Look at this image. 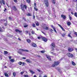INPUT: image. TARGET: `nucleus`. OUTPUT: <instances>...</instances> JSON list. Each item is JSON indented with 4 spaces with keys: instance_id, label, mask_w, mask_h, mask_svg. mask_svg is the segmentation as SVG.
<instances>
[{
    "instance_id": "obj_44",
    "label": "nucleus",
    "mask_w": 77,
    "mask_h": 77,
    "mask_svg": "<svg viewBox=\"0 0 77 77\" xmlns=\"http://www.w3.org/2000/svg\"><path fill=\"white\" fill-rule=\"evenodd\" d=\"M27 15L28 16H31V14L30 13H28L27 14Z\"/></svg>"
},
{
    "instance_id": "obj_15",
    "label": "nucleus",
    "mask_w": 77,
    "mask_h": 77,
    "mask_svg": "<svg viewBox=\"0 0 77 77\" xmlns=\"http://www.w3.org/2000/svg\"><path fill=\"white\" fill-rule=\"evenodd\" d=\"M26 3H30V0H26Z\"/></svg>"
},
{
    "instance_id": "obj_50",
    "label": "nucleus",
    "mask_w": 77,
    "mask_h": 77,
    "mask_svg": "<svg viewBox=\"0 0 77 77\" xmlns=\"http://www.w3.org/2000/svg\"><path fill=\"white\" fill-rule=\"evenodd\" d=\"M4 25L5 26H7V23H4Z\"/></svg>"
},
{
    "instance_id": "obj_18",
    "label": "nucleus",
    "mask_w": 77,
    "mask_h": 77,
    "mask_svg": "<svg viewBox=\"0 0 77 77\" xmlns=\"http://www.w3.org/2000/svg\"><path fill=\"white\" fill-rule=\"evenodd\" d=\"M47 58L49 60H51V58L50 57V56H47Z\"/></svg>"
},
{
    "instance_id": "obj_46",
    "label": "nucleus",
    "mask_w": 77,
    "mask_h": 77,
    "mask_svg": "<svg viewBox=\"0 0 77 77\" xmlns=\"http://www.w3.org/2000/svg\"><path fill=\"white\" fill-rule=\"evenodd\" d=\"M69 18L70 20H72V18H71V16H70L69 15Z\"/></svg>"
},
{
    "instance_id": "obj_52",
    "label": "nucleus",
    "mask_w": 77,
    "mask_h": 77,
    "mask_svg": "<svg viewBox=\"0 0 77 77\" xmlns=\"http://www.w3.org/2000/svg\"><path fill=\"white\" fill-rule=\"evenodd\" d=\"M23 73H24V72H21V74L22 75L23 74Z\"/></svg>"
},
{
    "instance_id": "obj_30",
    "label": "nucleus",
    "mask_w": 77,
    "mask_h": 77,
    "mask_svg": "<svg viewBox=\"0 0 77 77\" xmlns=\"http://www.w3.org/2000/svg\"><path fill=\"white\" fill-rule=\"evenodd\" d=\"M2 1L3 5H5V1H4V0H2Z\"/></svg>"
},
{
    "instance_id": "obj_29",
    "label": "nucleus",
    "mask_w": 77,
    "mask_h": 77,
    "mask_svg": "<svg viewBox=\"0 0 77 77\" xmlns=\"http://www.w3.org/2000/svg\"><path fill=\"white\" fill-rule=\"evenodd\" d=\"M41 52L42 53H45V51L44 50H42L41 51Z\"/></svg>"
},
{
    "instance_id": "obj_63",
    "label": "nucleus",
    "mask_w": 77,
    "mask_h": 77,
    "mask_svg": "<svg viewBox=\"0 0 77 77\" xmlns=\"http://www.w3.org/2000/svg\"><path fill=\"white\" fill-rule=\"evenodd\" d=\"M9 58L10 59H11V56H9Z\"/></svg>"
},
{
    "instance_id": "obj_49",
    "label": "nucleus",
    "mask_w": 77,
    "mask_h": 77,
    "mask_svg": "<svg viewBox=\"0 0 77 77\" xmlns=\"http://www.w3.org/2000/svg\"><path fill=\"white\" fill-rule=\"evenodd\" d=\"M37 70L38 71V72H41V70L38 69H37Z\"/></svg>"
},
{
    "instance_id": "obj_64",
    "label": "nucleus",
    "mask_w": 77,
    "mask_h": 77,
    "mask_svg": "<svg viewBox=\"0 0 77 77\" xmlns=\"http://www.w3.org/2000/svg\"><path fill=\"white\" fill-rule=\"evenodd\" d=\"M14 1L15 2H17V0H14Z\"/></svg>"
},
{
    "instance_id": "obj_20",
    "label": "nucleus",
    "mask_w": 77,
    "mask_h": 77,
    "mask_svg": "<svg viewBox=\"0 0 77 77\" xmlns=\"http://www.w3.org/2000/svg\"><path fill=\"white\" fill-rule=\"evenodd\" d=\"M43 41H44L45 42H47V39H46L45 38H44L43 39Z\"/></svg>"
},
{
    "instance_id": "obj_11",
    "label": "nucleus",
    "mask_w": 77,
    "mask_h": 77,
    "mask_svg": "<svg viewBox=\"0 0 77 77\" xmlns=\"http://www.w3.org/2000/svg\"><path fill=\"white\" fill-rule=\"evenodd\" d=\"M61 35L62 36V37L63 38H64V37H65V35H66V33H65L62 34H61Z\"/></svg>"
},
{
    "instance_id": "obj_2",
    "label": "nucleus",
    "mask_w": 77,
    "mask_h": 77,
    "mask_svg": "<svg viewBox=\"0 0 77 77\" xmlns=\"http://www.w3.org/2000/svg\"><path fill=\"white\" fill-rule=\"evenodd\" d=\"M67 55L69 57H74L72 54H70L69 53H68Z\"/></svg>"
},
{
    "instance_id": "obj_6",
    "label": "nucleus",
    "mask_w": 77,
    "mask_h": 77,
    "mask_svg": "<svg viewBox=\"0 0 77 77\" xmlns=\"http://www.w3.org/2000/svg\"><path fill=\"white\" fill-rule=\"evenodd\" d=\"M32 47H37L36 44L35 43H32Z\"/></svg>"
},
{
    "instance_id": "obj_24",
    "label": "nucleus",
    "mask_w": 77,
    "mask_h": 77,
    "mask_svg": "<svg viewBox=\"0 0 77 77\" xmlns=\"http://www.w3.org/2000/svg\"><path fill=\"white\" fill-rule=\"evenodd\" d=\"M56 69L57 70H58V71H59V72H60V70L59 69V67L56 68Z\"/></svg>"
},
{
    "instance_id": "obj_61",
    "label": "nucleus",
    "mask_w": 77,
    "mask_h": 77,
    "mask_svg": "<svg viewBox=\"0 0 77 77\" xmlns=\"http://www.w3.org/2000/svg\"><path fill=\"white\" fill-rule=\"evenodd\" d=\"M27 33H28V31H25V33L26 34H27Z\"/></svg>"
},
{
    "instance_id": "obj_17",
    "label": "nucleus",
    "mask_w": 77,
    "mask_h": 77,
    "mask_svg": "<svg viewBox=\"0 0 77 77\" xmlns=\"http://www.w3.org/2000/svg\"><path fill=\"white\" fill-rule=\"evenodd\" d=\"M27 42L28 43H30V41H31V40L29 39H27Z\"/></svg>"
},
{
    "instance_id": "obj_4",
    "label": "nucleus",
    "mask_w": 77,
    "mask_h": 77,
    "mask_svg": "<svg viewBox=\"0 0 77 77\" xmlns=\"http://www.w3.org/2000/svg\"><path fill=\"white\" fill-rule=\"evenodd\" d=\"M24 5L21 4V9L22 10V11H23V12H24Z\"/></svg>"
},
{
    "instance_id": "obj_53",
    "label": "nucleus",
    "mask_w": 77,
    "mask_h": 77,
    "mask_svg": "<svg viewBox=\"0 0 77 77\" xmlns=\"http://www.w3.org/2000/svg\"><path fill=\"white\" fill-rule=\"evenodd\" d=\"M41 32H42V33L44 34V35H45V33H44V32H43L42 31H41Z\"/></svg>"
},
{
    "instance_id": "obj_54",
    "label": "nucleus",
    "mask_w": 77,
    "mask_h": 77,
    "mask_svg": "<svg viewBox=\"0 0 77 77\" xmlns=\"http://www.w3.org/2000/svg\"><path fill=\"white\" fill-rule=\"evenodd\" d=\"M74 34H75V35H76V36H77V32H75Z\"/></svg>"
},
{
    "instance_id": "obj_31",
    "label": "nucleus",
    "mask_w": 77,
    "mask_h": 77,
    "mask_svg": "<svg viewBox=\"0 0 77 77\" xmlns=\"http://www.w3.org/2000/svg\"><path fill=\"white\" fill-rule=\"evenodd\" d=\"M24 77H29V75H24Z\"/></svg>"
},
{
    "instance_id": "obj_35",
    "label": "nucleus",
    "mask_w": 77,
    "mask_h": 77,
    "mask_svg": "<svg viewBox=\"0 0 77 77\" xmlns=\"http://www.w3.org/2000/svg\"><path fill=\"white\" fill-rule=\"evenodd\" d=\"M58 26H59L60 28L61 29H62L63 27H62V26L60 25L59 24H58Z\"/></svg>"
},
{
    "instance_id": "obj_37",
    "label": "nucleus",
    "mask_w": 77,
    "mask_h": 77,
    "mask_svg": "<svg viewBox=\"0 0 77 77\" xmlns=\"http://www.w3.org/2000/svg\"><path fill=\"white\" fill-rule=\"evenodd\" d=\"M13 75H14V77H15V75H16V73H15V72H13Z\"/></svg>"
},
{
    "instance_id": "obj_27",
    "label": "nucleus",
    "mask_w": 77,
    "mask_h": 77,
    "mask_svg": "<svg viewBox=\"0 0 77 77\" xmlns=\"http://www.w3.org/2000/svg\"><path fill=\"white\" fill-rule=\"evenodd\" d=\"M34 9H35V11H38V8H35V7H34Z\"/></svg>"
},
{
    "instance_id": "obj_21",
    "label": "nucleus",
    "mask_w": 77,
    "mask_h": 77,
    "mask_svg": "<svg viewBox=\"0 0 77 77\" xmlns=\"http://www.w3.org/2000/svg\"><path fill=\"white\" fill-rule=\"evenodd\" d=\"M10 61L11 62H14L15 61V60L14 59H11L10 60Z\"/></svg>"
},
{
    "instance_id": "obj_47",
    "label": "nucleus",
    "mask_w": 77,
    "mask_h": 77,
    "mask_svg": "<svg viewBox=\"0 0 77 77\" xmlns=\"http://www.w3.org/2000/svg\"><path fill=\"white\" fill-rule=\"evenodd\" d=\"M0 32H3V30H2V29L0 28Z\"/></svg>"
},
{
    "instance_id": "obj_34",
    "label": "nucleus",
    "mask_w": 77,
    "mask_h": 77,
    "mask_svg": "<svg viewBox=\"0 0 77 77\" xmlns=\"http://www.w3.org/2000/svg\"><path fill=\"white\" fill-rule=\"evenodd\" d=\"M18 63H19V65H21V64H22V62H19Z\"/></svg>"
},
{
    "instance_id": "obj_12",
    "label": "nucleus",
    "mask_w": 77,
    "mask_h": 77,
    "mask_svg": "<svg viewBox=\"0 0 77 77\" xmlns=\"http://www.w3.org/2000/svg\"><path fill=\"white\" fill-rule=\"evenodd\" d=\"M72 65L74 66H75L76 65V64H75V63L73 61H72Z\"/></svg>"
},
{
    "instance_id": "obj_32",
    "label": "nucleus",
    "mask_w": 77,
    "mask_h": 77,
    "mask_svg": "<svg viewBox=\"0 0 77 77\" xmlns=\"http://www.w3.org/2000/svg\"><path fill=\"white\" fill-rule=\"evenodd\" d=\"M24 7L25 9H27V6L26 5H24Z\"/></svg>"
},
{
    "instance_id": "obj_22",
    "label": "nucleus",
    "mask_w": 77,
    "mask_h": 77,
    "mask_svg": "<svg viewBox=\"0 0 77 77\" xmlns=\"http://www.w3.org/2000/svg\"><path fill=\"white\" fill-rule=\"evenodd\" d=\"M52 45L53 47H55V44L53 43H52Z\"/></svg>"
},
{
    "instance_id": "obj_39",
    "label": "nucleus",
    "mask_w": 77,
    "mask_h": 77,
    "mask_svg": "<svg viewBox=\"0 0 77 77\" xmlns=\"http://www.w3.org/2000/svg\"><path fill=\"white\" fill-rule=\"evenodd\" d=\"M9 20H10L11 21H12V18H11V17H9Z\"/></svg>"
},
{
    "instance_id": "obj_14",
    "label": "nucleus",
    "mask_w": 77,
    "mask_h": 77,
    "mask_svg": "<svg viewBox=\"0 0 77 77\" xmlns=\"http://www.w3.org/2000/svg\"><path fill=\"white\" fill-rule=\"evenodd\" d=\"M29 71H30V72H31V73H32V74H35V72H34L33 71L31 70H29Z\"/></svg>"
},
{
    "instance_id": "obj_1",
    "label": "nucleus",
    "mask_w": 77,
    "mask_h": 77,
    "mask_svg": "<svg viewBox=\"0 0 77 77\" xmlns=\"http://www.w3.org/2000/svg\"><path fill=\"white\" fill-rule=\"evenodd\" d=\"M59 64V62H54V63L52 65V67H55V66H57Z\"/></svg>"
},
{
    "instance_id": "obj_10",
    "label": "nucleus",
    "mask_w": 77,
    "mask_h": 77,
    "mask_svg": "<svg viewBox=\"0 0 77 77\" xmlns=\"http://www.w3.org/2000/svg\"><path fill=\"white\" fill-rule=\"evenodd\" d=\"M45 5L46 6H47V7H48V2H45Z\"/></svg>"
},
{
    "instance_id": "obj_5",
    "label": "nucleus",
    "mask_w": 77,
    "mask_h": 77,
    "mask_svg": "<svg viewBox=\"0 0 77 77\" xmlns=\"http://www.w3.org/2000/svg\"><path fill=\"white\" fill-rule=\"evenodd\" d=\"M19 50H20V51H26V52H29V51L28 50H24L21 49H19Z\"/></svg>"
},
{
    "instance_id": "obj_26",
    "label": "nucleus",
    "mask_w": 77,
    "mask_h": 77,
    "mask_svg": "<svg viewBox=\"0 0 77 77\" xmlns=\"http://www.w3.org/2000/svg\"><path fill=\"white\" fill-rule=\"evenodd\" d=\"M68 36H69V38H72V37L71 36V35L70 34H68Z\"/></svg>"
},
{
    "instance_id": "obj_45",
    "label": "nucleus",
    "mask_w": 77,
    "mask_h": 77,
    "mask_svg": "<svg viewBox=\"0 0 77 77\" xmlns=\"http://www.w3.org/2000/svg\"><path fill=\"white\" fill-rule=\"evenodd\" d=\"M32 26L33 27H35V24L34 23H33L32 24Z\"/></svg>"
},
{
    "instance_id": "obj_48",
    "label": "nucleus",
    "mask_w": 77,
    "mask_h": 77,
    "mask_svg": "<svg viewBox=\"0 0 77 77\" xmlns=\"http://www.w3.org/2000/svg\"><path fill=\"white\" fill-rule=\"evenodd\" d=\"M44 1L45 3L46 2H48V0H44Z\"/></svg>"
},
{
    "instance_id": "obj_36",
    "label": "nucleus",
    "mask_w": 77,
    "mask_h": 77,
    "mask_svg": "<svg viewBox=\"0 0 77 77\" xmlns=\"http://www.w3.org/2000/svg\"><path fill=\"white\" fill-rule=\"evenodd\" d=\"M74 15L76 17H77V13H75L74 14Z\"/></svg>"
},
{
    "instance_id": "obj_23",
    "label": "nucleus",
    "mask_w": 77,
    "mask_h": 77,
    "mask_svg": "<svg viewBox=\"0 0 77 77\" xmlns=\"http://www.w3.org/2000/svg\"><path fill=\"white\" fill-rule=\"evenodd\" d=\"M71 22H68L67 23V25H68V26H70V24H71Z\"/></svg>"
},
{
    "instance_id": "obj_60",
    "label": "nucleus",
    "mask_w": 77,
    "mask_h": 77,
    "mask_svg": "<svg viewBox=\"0 0 77 77\" xmlns=\"http://www.w3.org/2000/svg\"><path fill=\"white\" fill-rule=\"evenodd\" d=\"M22 63H23V66H24V64L25 63H24V62H23Z\"/></svg>"
},
{
    "instance_id": "obj_8",
    "label": "nucleus",
    "mask_w": 77,
    "mask_h": 77,
    "mask_svg": "<svg viewBox=\"0 0 77 77\" xmlns=\"http://www.w3.org/2000/svg\"><path fill=\"white\" fill-rule=\"evenodd\" d=\"M26 61L27 62H28V63H32V61L29 59H26Z\"/></svg>"
},
{
    "instance_id": "obj_58",
    "label": "nucleus",
    "mask_w": 77,
    "mask_h": 77,
    "mask_svg": "<svg viewBox=\"0 0 77 77\" xmlns=\"http://www.w3.org/2000/svg\"><path fill=\"white\" fill-rule=\"evenodd\" d=\"M38 39H41V37H40V36H38Z\"/></svg>"
},
{
    "instance_id": "obj_56",
    "label": "nucleus",
    "mask_w": 77,
    "mask_h": 77,
    "mask_svg": "<svg viewBox=\"0 0 77 77\" xmlns=\"http://www.w3.org/2000/svg\"><path fill=\"white\" fill-rule=\"evenodd\" d=\"M22 59H26V58L25 57H23L22 58Z\"/></svg>"
},
{
    "instance_id": "obj_41",
    "label": "nucleus",
    "mask_w": 77,
    "mask_h": 77,
    "mask_svg": "<svg viewBox=\"0 0 77 77\" xmlns=\"http://www.w3.org/2000/svg\"><path fill=\"white\" fill-rule=\"evenodd\" d=\"M18 53H19V54H22V53L20 51H18Z\"/></svg>"
},
{
    "instance_id": "obj_55",
    "label": "nucleus",
    "mask_w": 77,
    "mask_h": 77,
    "mask_svg": "<svg viewBox=\"0 0 77 77\" xmlns=\"http://www.w3.org/2000/svg\"><path fill=\"white\" fill-rule=\"evenodd\" d=\"M0 3L1 4V5H2V1H1V0L0 1Z\"/></svg>"
},
{
    "instance_id": "obj_59",
    "label": "nucleus",
    "mask_w": 77,
    "mask_h": 77,
    "mask_svg": "<svg viewBox=\"0 0 77 77\" xmlns=\"http://www.w3.org/2000/svg\"><path fill=\"white\" fill-rule=\"evenodd\" d=\"M18 32H19V33H21L22 32V31H20L19 30Z\"/></svg>"
},
{
    "instance_id": "obj_43",
    "label": "nucleus",
    "mask_w": 77,
    "mask_h": 77,
    "mask_svg": "<svg viewBox=\"0 0 77 77\" xmlns=\"http://www.w3.org/2000/svg\"><path fill=\"white\" fill-rule=\"evenodd\" d=\"M61 29H62V30L64 31V32H65V30L63 27L61 28Z\"/></svg>"
},
{
    "instance_id": "obj_57",
    "label": "nucleus",
    "mask_w": 77,
    "mask_h": 77,
    "mask_svg": "<svg viewBox=\"0 0 77 77\" xmlns=\"http://www.w3.org/2000/svg\"><path fill=\"white\" fill-rule=\"evenodd\" d=\"M27 26V25H25L24 26V27H26Z\"/></svg>"
},
{
    "instance_id": "obj_38",
    "label": "nucleus",
    "mask_w": 77,
    "mask_h": 77,
    "mask_svg": "<svg viewBox=\"0 0 77 77\" xmlns=\"http://www.w3.org/2000/svg\"><path fill=\"white\" fill-rule=\"evenodd\" d=\"M31 33L32 34H35V32H34L33 31H32Z\"/></svg>"
},
{
    "instance_id": "obj_25",
    "label": "nucleus",
    "mask_w": 77,
    "mask_h": 77,
    "mask_svg": "<svg viewBox=\"0 0 77 77\" xmlns=\"http://www.w3.org/2000/svg\"><path fill=\"white\" fill-rule=\"evenodd\" d=\"M4 53L5 54H8V52L6 51H4Z\"/></svg>"
},
{
    "instance_id": "obj_16",
    "label": "nucleus",
    "mask_w": 77,
    "mask_h": 77,
    "mask_svg": "<svg viewBox=\"0 0 77 77\" xmlns=\"http://www.w3.org/2000/svg\"><path fill=\"white\" fill-rule=\"evenodd\" d=\"M44 29H45V30H48L49 29V28L48 27H45L44 28Z\"/></svg>"
},
{
    "instance_id": "obj_42",
    "label": "nucleus",
    "mask_w": 77,
    "mask_h": 77,
    "mask_svg": "<svg viewBox=\"0 0 77 77\" xmlns=\"http://www.w3.org/2000/svg\"><path fill=\"white\" fill-rule=\"evenodd\" d=\"M50 32H52L53 31V29H51L49 30Z\"/></svg>"
},
{
    "instance_id": "obj_62",
    "label": "nucleus",
    "mask_w": 77,
    "mask_h": 77,
    "mask_svg": "<svg viewBox=\"0 0 77 77\" xmlns=\"http://www.w3.org/2000/svg\"><path fill=\"white\" fill-rule=\"evenodd\" d=\"M6 9H7L5 8V10L4 11V12H6Z\"/></svg>"
},
{
    "instance_id": "obj_33",
    "label": "nucleus",
    "mask_w": 77,
    "mask_h": 77,
    "mask_svg": "<svg viewBox=\"0 0 77 77\" xmlns=\"http://www.w3.org/2000/svg\"><path fill=\"white\" fill-rule=\"evenodd\" d=\"M52 11H53L54 13H55V10L54 9V8H52Z\"/></svg>"
},
{
    "instance_id": "obj_13",
    "label": "nucleus",
    "mask_w": 77,
    "mask_h": 77,
    "mask_svg": "<svg viewBox=\"0 0 77 77\" xmlns=\"http://www.w3.org/2000/svg\"><path fill=\"white\" fill-rule=\"evenodd\" d=\"M61 17H63V19H65L66 18V16L64 15H61Z\"/></svg>"
},
{
    "instance_id": "obj_3",
    "label": "nucleus",
    "mask_w": 77,
    "mask_h": 77,
    "mask_svg": "<svg viewBox=\"0 0 77 77\" xmlns=\"http://www.w3.org/2000/svg\"><path fill=\"white\" fill-rule=\"evenodd\" d=\"M12 9L14 11H17V8L15 6H13L12 8Z\"/></svg>"
},
{
    "instance_id": "obj_28",
    "label": "nucleus",
    "mask_w": 77,
    "mask_h": 77,
    "mask_svg": "<svg viewBox=\"0 0 77 77\" xmlns=\"http://www.w3.org/2000/svg\"><path fill=\"white\" fill-rule=\"evenodd\" d=\"M35 24H36V26H38L39 25V22H37V23H36Z\"/></svg>"
},
{
    "instance_id": "obj_19",
    "label": "nucleus",
    "mask_w": 77,
    "mask_h": 77,
    "mask_svg": "<svg viewBox=\"0 0 77 77\" xmlns=\"http://www.w3.org/2000/svg\"><path fill=\"white\" fill-rule=\"evenodd\" d=\"M4 74H5V77H9V75H8V74L6 73H4Z\"/></svg>"
},
{
    "instance_id": "obj_40",
    "label": "nucleus",
    "mask_w": 77,
    "mask_h": 77,
    "mask_svg": "<svg viewBox=\"0 0 77 77\" xmlns=\"http://www.w3.org/2000/svg\"><path fill=\"white\" fill-rule=\"evenodd\" d=\"M52 3H54V4H56V2H55V1H54V0L53 1Z\"/></svg>"
},
{
    "instance_id": "obj_9",
    "label": "nucleus",
    "mask_w": 77,
    "mask_h": 77,
    "mask_svg": "<svg viewBox=\"0 0 77 77\" xmlns=\"http://www.w3.org/2000/svg\"><path fill=\"white\" fill-rule=\"evenodd\" d=\"M51 26L52 27V28L54 29V32H56V33H57V31H56V29H55V28L53 26L51 25Z\"/></svg>"
},
{
    "instance_id": "obj_7",
    "label": "nucleus",
    "mask_w": 77,
    "mask_h": 77,
    "mask_svg": "<svg viewBox=\"0 0 77 77\" xmlns=\"http://www.w3.org/2000/svg\"><path fill=\"white\" fill-rule=\"evenodd\" d=\"M68 50L69 51V52H71V51H72L73 50L71 48H68Z\"/></svg>"
},
{
    "instance_id": "obj_51",
    "label": "nucleus",
    "mask_w": 77,
    "mask_h": 77,
    "mask_svg": "<svg viewBox=\"0 0 77 77\" xmlns=\"http://www.w3.org/2000/svg\"><path fill=\"white\" fill-rule=\"evenodd\" d=\"M16 32H18L19 31V30L18 29H16L15 30Z\"/></svg>"
}]
</instances>
